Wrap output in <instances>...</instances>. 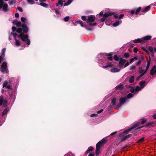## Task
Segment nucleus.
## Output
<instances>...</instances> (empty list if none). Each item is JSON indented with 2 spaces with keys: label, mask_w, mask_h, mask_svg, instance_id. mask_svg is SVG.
<instances>
[{
  "label": "nucleus",
  "mask_w": 156,
  "mask_h": 156,
  "mask_svg": "<svg viewBox=\"0 0 156 156\" xmlns=\"http://www.w3.org/2000/svg\"><path fill=\"white\" fill-rule=\"evenodd\" d=\"M18 27V29L17 30L16 27H12V31L11 33V35L13 36L15 40L14 42V45L16 47L20 46L21 40L24 43H26L28 45H29L30 42V40L28 39V35H23L21 33L23 31L22 27Z\"/></svg>",
  "instance_id": "nucleus-1"
},
{
  "label": "nucleus",
  "mask_w": 156,
  "mask_h": 156,
  "mask_svg": "<svg viewBox=\"0 0 156 156\" xmlns=\"http://www.w3.org/2000/svg\"><path fill=\"white\" fill-rule=\"evenodd\" d=\"M108 54L106 53H101L98 55L95 59L96 61L98 62L100 66L103 68L105 69L108 67H111L113 66L112 62H109L107 60L112 61V58L111 56L108 57Z\"/></svg>",
  "instance_id": "nucleus-2"
},
{
  "label": "nucleus",
  "mask_w": 156,
  "mask_h": 156,
  "mask_svg": "<svg viewBox=\"0 0 156 156\" xmlns=\"http://www.w3.org/2000/svg\"><path fill=\"white\" fill-rule=\"evenodd\" d=\"M95 16L94 15H92L88 16V19L87 20V22L88 25L85 24L84 23L81 21L80 20L77 21L76 22L80 24L81 26L83 27H84L86 30L92 31L94 30V29L91 27H93L97 25L96 23H91V22H93L95 20Z\"/></svg>",
  "instance_id": "nucleus-3"
},
{
  "label": "nucleus",
  "mask_w": 156,
  "mask_h": 156,
  "mask_svg": "<svg viewBox=\"0 0 156 156\" xmlns=\"http://www.w3.org/2000/svg\"><path fill=\"white\" fill-rule=\"evenodd\" d=\"M140 124V122H136L127 130H124L122 133H119V136L121 138V141H123L127 138L129 137L130 136V134L127 135H126L128 134L129 131H131L132 130L138 126Z\"/></svg>",
  "instance_id": "nucleus-4"
},
{
  "label": "nucleus",
  "mask_w": 156,
  "mask_h": 156,
  "mask_svg": "<svg viewBox=\"0 0 156 156\" xmlns=\"http://www.w3.org/2000/svg\"><path fill=\"white\" fill-rule=\"evenodd\" d=\"M134 96V94L131 93L128 94L126 96L121 97L119 99V103L118 104L115 108L117 109H119L125 103L128 102V99L131 98Z\"/></svg>",
  "instance_id": "nucleus-5"
},
{
  "label": "nucleus",
  "mask_w": 156,
  "mask_h": 156,
  "mask_svg": "<svg viewBox=\"0 0 156 156\" xmlns=\"http://www.w3.org/2000/svg\"><path fill=\"white\" fill-rule=\"evenodd\" d=\"M21 20L22 22H23V23L22 25H21L23 31L25 33H27L29 31V29L27 26V24H28L27 19L26 17H22Z\"/></svg>",
  "instance_id": "nucleus-6"
},
{
  "label": "nucleus",
  "mask_w": 156,
  "mask_h": 156,
  "mask_svg": "<svg viewBox=\"0 0 156 156\" xmlns=\"http://www.w3.org/2000/svg\"><path fill=\"white\" fill-rule=\"evenodd\" d=\"M107 141L105 138H103L102 140L99 141L96 144V155H98L100 153V146H102Z\"/></svg>",
  "instance_id": "nucleus-7"
},
{
  "label": "nucleus",
  "mask_w": 156,
  "mask_h": 156,
  "mask_svg": "<svg viewBox=\"0 0 156 156\" xmlns=\"http://www.w3.org/2000/svg\"><path fill=\"white\" fill-rule=\"evenodd\" d=\"M7 64V63L4 62L2 63L1 68H0L1 71L3 73H8V72Z\"/></svg>",
  "instance_id": "nucleus-8"
},
{
  "label": "nucleus",
  "mask_w": 156,
  "mask_h": 156,
  "mask_svg": "<svg viewBox=\"0 0 156 156\" xmlns=\"http://www.w3.org/2000/svg\"><path fill=\"white\" fill-rule=\"evenodd\" d=\"M7 100L5 99L3 96L0 97V106L2 105L3 107H6L7 105Z\"/></svg>",
  "instance_id": "nucleus-9"
},
{
  "label": "nucleus",
  "mask_w": 156,
  "mask_h": 156,
  "mask_svg": "<svg viewBox=\"0 0 156 156\" xmlns=\"http://www.w3.org/2000/svg\"><path fill=\"white\" fill-rule=\"evenodd\" d=\"M126 60L122 58L119 59V63L117 64V66L119 68L123 69L124 64L126 63Z\"/></svg>",
  "instance_id": "nucleus-10"
},
{
  "label": "nucleus",
  "mask_w": 156,
  "mask_h": 156,
  "mask_svg": "<svg viewBox=\"0 0 156 156\" xmlns=\"http://www.w3.org/2000/svg\"><path fill=\"white\" fill-rule=\"evenodd\" d=\"M19 80L18 78H14L12 77L10 78L9 81V83L10 84H13L17 85L19 83Z\"/></svg>",
  "instance_id": "nucleus-11"
},
{
  "label": "nucleus",
  "mask_w": 156,
  "mask_h": 156,
  "mask_svg": "<svg viewBox=\"0 0 156 156\" xmlns=\"http://www.w3.org/2000/svg\"><path fill=\"white\" fill-rule=\"evenodd\" d=\"M5 48H3L2 50L1 55L0 56V64L3 61L5 60Z\"/></svg>",
  "instance_id": "nucleus-12"
},
{
  "label": "nucleus",
  "mask_w": 156,
  "mask_h": 156,
  "mask_svg": "<svg viewBox=\"0 0 156 156\" xmlns=\"http://www.w3.org/2000/svg\"><path fill=\"white\" fill-rule=\"evenodd\" d=\"M154 48L151 46H149L147 48V49H146L145 51L147 53L150 54L151 55H153L154 54Z\"/></svg>",
  "instance_id": "nucleus-13"
},
{
  "label": "nucleus",
  "mask_w": 156,
  "mask_h": 156,
  "mask_svg": "<svg viewBox=\"0 0 156 156\" xmlns=\"http://www.w3.org/2000/svg\"><path fill=\"white\" fill-rule=\"evenodd\" d=\"M113 14L112 12H108L104 14L103 15V18L100 19V21L103 22L105 20V18L109 16H112Z\"/></svg>",
  "instance_id": "nucleus-14"
},
{
  "label": "nucleus",
  "mask_w": 156,
  "mask_h": 156,
  "mask_svg": "<svg viewBox=\"0 0 156 156\" xmlns=\"http://www.w3.org/2000/svg\"><path fill=\"white\" fill-rule=\"evenodd\" d=\"M154 125V123L153 122H150L147 123L145 125L139 127L136 129V130H138L144 127H151L153 126Z\"/></svg>",
  "instance_id": "nucleus-15"
},
{
  "label": "nucleus",
  "mask_w": 156,
  "mask_h": 156,
  "mask_svg": "<svg viewBox=\"0 0 156 156\" xmlns=\"http://www.w3.org/2000/svg\"><path fill=\"white\" fill-rule=\"evenodd\" d=\"M147 71L146 69L144 70L142 68H140L139 69V73L141 75L139 76V77H141L142 76L146 73Z\"/></svg>",
  "instance_id": "nucleus-16"
},
{
  "label": "nucleus",
  "mask_w": 156,
  "mask_h": 156,
  "mask_svg": "<svg viewBox=\"0 0 156 156\" xmlns=\"http://www.w3.org/2000/svg\"><path fill=\"white\" fill-rule=\"evenodd\" d=\"M150 73L152 76L156 75V66L155 65L151 69Z\"/></svg>",
  "instance_id": "nucleus-17"
},
{
  "label": "nucleus",
  "mask_w": 156,
  "mask_h": 156,
  "mask_svg": "<svg viewBox=\"0 0 156 156\" xmlns=\"http://www.w3.org/2000/svg\"><path fill=\"white\" fill-rule=\"evenodd\" d=\"M8 82L6 81H5L3 84V87H5L8 89H11L12 88V87L11 86L8 85Z\"/></svg>",
  "instance_id": "nucleus-18"
},
{
  "label": "nucleus",
  "mask_w": 156,
  "mask_h": 156,
  "mask_svg": "<svg viewBox=\"0 0 156 156\" xmlns=\"http://www.w3.org/2000/svg\"><path fill=\"white\" fill-rule=\"evenodd\" d=\"M12 23L15 25H16L17 27H21V23L20 21H18L17 20H15L13 21Z\"/></svg>",
  "instance_id": "nucleus-19"
},
{
  "label": "nucleus",
  "mask_w": 156,
  "mask_h": 156,
  "mask_svg": "<svg viewBox=\"0 0 156 156\" xmlns=\"http://www.w3.org/2000/svg\"><path fill=\"white\" fill-rule=\"evenodd\" d=\"M8 5L7 4L5 3L3 5L2 10L3 11L5 12H6L8 11Z\"/></svg>",
  "instance_id": "nucleus-20"
},
{
  "label": "nucleus",
  "mask_w": 156,
  "mask_h": 156,
  "mask_svg": "<svg viewBox=\"0 0 156 156\" xmlns=\"http://www.w3.org/2000/svg\"><path fill=\"white\" fill-rule=\"evenodd\" d=\"M110 71L111 72L115 73L119 72L120 71V69L117 68H113L111 69Z\"/></svg>",
  "instance_id": "nucleus-21"
},
{
  "label": "nucleus",
  "mask_w": 156,
  "mask_h": 156,
  "mask_svg": "<svg viewBox=\"0 0 156 156\" xmlns=\"http://www.w3.org/2000/svg\"><path fill=\"white\" fill-rule=\"evenodd\" d=\"M152 37L151 36L147 35L142 38V42L144 40H148L151 39Z\"/></svg>",
  "instance_id": "nucleus-22"
},
{
  "label": "nucleus",
  "mask_w": 156,
  "mask_h": 156,
  "mask_svg": "<svg viewBox=\"0 0 156 156\" xmlns=\"http://www.w3.org/2000/svg\"><path fill=\"white\" fill-rule=\"evenodd\" d=\"M151 8V6L150 5L146 7L144 9H143L142 10L141 12L144 14L147 12V11H148Z\"/></svg>",
  "instance_id": "nucleus-23"
},
{
  "label": "nucleus",
  "mask_w": 156,
  "mask_h": 156,
  "mask_svg": "<svg viewBox=\"0 0 156 156\" xmlns=\"http://www.w3.org/2000/svg\"><path fill=\"white\" fill-rule=\"evenodd\" d=\"M129 87L130 88V91L132 93L131 94H133L134 95L136 93V89H134L133 87H131L130 86H129Z\"/></svg>",
  "instance_id": "nucleus-24"
},
{
  "label": "nucleus",
  "mask_w": 156,
  "mask_h": 156,
  "mask_svg": "<svg viewBox=\"0 0 156 156\" xmlns=\"http://www.w3.org/2000/svg\"><path fill=\"white\" fill-rule=\"evenodd\" d=\"M122 22L121 20H120V21L117 20L115 22H114L113 24V25L114 27H117L118 26L119 24Z\"/></svg>",
  "instance_id": "nucleus-25"
},
{
  "label": "nucleus",
  "mask_w": 156,
  "mask_h": 156,
  "mask_svg": "<svg viewBox=\"0 0 156 156\" xmlns=\"http://www.w3.org/2000/svg\"><path fill=\"white\" fill-rule=\"evenodd\" d=\"M9 109L8 107L6 108L3 111L2 114V116H3L4 115H5L9 111Z\"/></svg>",
  "instance_id": "nucleus-26"
},
{
  "label": "nucleus",
  "mask_w": 156,
  "mask_h": 156,
  "mask_svg": "<svg viewBox=\"0 0 156 156\" xmlns=\"http://www.w3.org/2000/svg\"><path fill=\"white\" fill-rule=\"evenodd\" d=\"M116 99L115 98H113L111 101V103L113 106H115L116 105Z\"/></svg>",
  "instance_id": "nucleus-27"
},
{
  "label": "nucleus",
  "mask_w": 156,
  "mask_h": 156,
  "mask_svg": "<svg viewBox=\"0 0 156 156\" xmlns=\"http://www.w3.org/2000/svg\"><path fill=\"white\" fill-rule=\"evenodd\" d=\"M94 149V148L92 146H90L89 147L88 149L86 151L85 153V154H87L89 153L90 151H92Z\"/></svg>",
  "instance_id": "nucleus-28"
},
{
  "label": "nucleus",
  "mask_w": 156,
  "mask_h": 156,
  "mask_svg": "<svg viewBox=\"0 0 156 156\" xmlns=\"http://www.w3.org/2000/svg\"><path fill=\"white\" fill-rule=\"evenodd\" d=\"M123 87V86L122 84H119L115 88V90H121Z\"/></svg>",
  "instance_id": "nucleus-29"
},
{
  "label": "nucleus",
  "mask_w": 156,
  "mask_h": 156,
  "mask_svg": "<svg viewBox=\"0 0 156 156\" xmlns=\"http://www.w3.org/2000/svg\"><path fill=\"white\" fill-rule=\"evenodd\" d=\"M140 87L143 89L145 86V82L143 81H141L140 82Z\"/></svg>",
  "instance_id": "nucleus-30"
},
{
  "label": "nucleus",
  "mask_w": 156,
  "mask_h": 156,
  "mask_svg": "<svg viewBox=\"0 0 156 156\" xmlns=\"http://www.w3.org/2000/svg\"><path fill=\"white\" fill-rule=\"evenodd\" d=\"M133 41L135 43H139L142 42V41L141 38H138L134 40Z\"/></svg>",
  "instance_id": "nucleus-31"
},
{
  "label": "nucleus",
  "mask_w": 156,
  "mask_h": 156,
  "mask_svg": "<svg viewBox=\"0 0 156 156\" xmlns=\"http://www.w3.org/2000/svg\"><path fill=\"white\" fill-rule=\"evenodd\" d=\"M40 5L41 6L45 8H48V4L43 2H41Z\"/></svg>",
  "instance_id": "nucleus-32"
},
{
  "label": "nucleus",
  "mask_w": 156,
  "mask_h": 156,
  "mask_svg": "<svg viewBox=\"0 0 156 156\" xmlns=\"http://www.w3.org/2000/svg\"><path fill=\"white\" fill-rule=\"evenodd\" d=\"M134 81V77L133 76H131L129 79V82L130 83H133Z\"/></svg>",
  "instance_id": "nucleus-33"
},
{
  "label": "nucleus",
  "mask_w": 156,
  "mask_h": 156,
  "mask_svg": "<svg viewBox=\"0 0 156 156\" xmlns=\"http://www.w3.org/2000/svg\"><path fill=\"white\" fill-rule=\"evenodd\" d=\"M73 0H68L67 2H66L64 5L65 6H67L69 5L73 1Z\"/></svg>",
  "instance_id": "nucleus-34"
},
{
  "label": "nucleus",
  "mask_w": 156,
  "mask_h": 156,
  "mask_svg": "<svg viewBox=\"0 0 156 156\" xmlns=\"http://www.w3.org/2000/svg\"><path fill=\"white\" fill-rule=\"evenodd\" d=\"M141 9V7H138L136 10L135 14L136 15H137L139 13Z\"/></svg>",
  "instance_id": "nucleus-35"
},
{
  "label": "nucleus",
  "mask_w": 156,
  "mask_h": 156,
  "mask_svg": "<svg viewBox=\"0 0 156 156\" xmlns=\"http://www.w3.org/2000/svg\"><path fill=\"white\" fill-rule=\"evenodd\" d=\"M28 2L30 5L34 4L35 2L34 0H27Z\"/></svg>",
  "instance_id": "nucleus-36"
},
{
  "label": "nucleus",
  "mask_w": 156,
  "mask_h": 156,
  "mask_svg": "<svg viewBox=\"0 0 156 156\" xmlns=\"http://www.w3.org/2000/svg\"><path fill=\"white\" fill-rule=\"evenodd\" d=\"M137 60V58L136 57H134V58L131 59L130 60L129 62L130 63H132L134 61V60Z\"/></svg>",
  "instance_id": "nucleus-37"
},
{
  "label": "nucleus",
  "mask_w": 156,
  "mask_h": 156,
  "mask_svg": "<svg viewBox=\"0 0 156 156\" xmlns=\"http://www.w3.org/2000/svg\"><path fill=\"white\" fill-rule=\"evenodd\" d=\"M135 89L136 92H137L138 91L142 89V88H141V87H139L138 86H136Z\"/></svg>",
  "instance_id": "nucleus-38"
},
{
  "label": "nucleus",
  "mask_w": 156,
  "mask_h": 156,
  "mask_svg": "<svg viewBox=\"0 0 156 156\" xmlns=\"http://www.w3.org/2000/svg\"><path fill=\"white\" fill-rule=\"evenodd\" d=\"M4 2L3 0H0V9L2 8L3 5L4 4Z\"/></svg>",
  "instance_id": "nucleus-39"
},
{
  "label": "nucleus",
  "mask_w": 156,
  "mask_h": 156,
  "mask_svg": "<svg viewBox=\"0 0 156 156\" xmlns=\"http://www.w3.org/2000/svg\"><path fill=\"white\" fill-rule=\"evenodd\" d=\"M114 58L115 61H119V57L116 55H115L114 57Z\"/></svg>",
  "instance_id": "nucleus-40"
},
{
  "label": "nucleus",
  "mask_w": 156,
  "mask_h": 156,
  "mask_svg": "<svg viewBox=\"0 0 156 156\" xmlns=\"http://www.w3.org/2000/svg\"><path fill=\"white\" fill-rule=\"evenodd\" d=\"M136 69V67L134 65H132L130 67L129 70H134Z\"/></svg>",
  "instance_id": "nucleus-41"
},
{
  "label": "nucleus",
  "mask_w": 156,
  "mask_h": 156,
  "mask_svg": "<svg viewBox=\"0 0 156 156\" xmlns=\"http://www.w3.org/2000/svg\"><path fill=\"white\" fill-rule=\"evenodd\" d=\"M142 61L141 59H139L138 61L137 62H136V65L137 66H138L141 63Z\"/></svg>",
  "instance_id": "nucleus-42"
},
{
  "label": "nucleus",
  "mask_w": 156,
  "mask_h": 156,
  "mask_svg": "<svg viewBox=\"0 0 156 156\" xmlns=\"http://www.w3.org/2000/svg\"><path fill=\"white\" fill-rule=\"evenodd\" d=\"M150 62L148 61V62H147V66H146V71H147V69L149 68V67L150 65Z\"/></svg>",
  "instance_id": "nucleus-43"
},
{
  "label": "nucleus",
  "mask_w": 156,
  "mask_h": 156,
  "mask_svg": "<svg viewBox=\"0 0 156 156\" xmlns=\"http://www.w3.org/2000/svg\"><path fill=\"white\" fill-rule=\"evenodd\" d=\"M66 156H75L74 154H73L71 152H69L67 154H65Z\"/></svg>",
  "instance_id": "nucleus-44"
},
{
  "label": "nucleus",
  "mask_w": 156,
  "mask_h": 156,
  "mask_svg": "<svg viewBox=\"0 0 156 156\" xmlns=\"http://www.w3.org/2000/svg\"><path fill=\"white\" fill-rule=\"evenodd\" d=\"M55 12L57 15V17H59V10L58 9H56L55 10Z\"/></svg>",
  "instance_id": "nucleus-45"
},
{
  "label": "nucleus",
  "mask_w": 156,
  "mask_h": 156,
  "mask_svg": "<svg viewBox=\"0 0 156 156\" xmlns=\"http://www.w3.org/2000/svg\"><path fill=\"white\" fill-rule=\"evenodd\" d=\"M69 19V16H66L64 18V20L65 22L67 21Z\"/></svg>",
  "instance_id": "nucleus-46"
},
{
  "label": "nucleus",
  "mask_w": 156,
  "mask_h": 156,
  "mask_svg": "<svg viewBox=\"0 0 156 156\" xmlns=\"http://www.w3.org/2000/svg\"><path fill=\"white\" fill-rule=\"evenodd\" d=\"M58 3L59 5H61L62 6V5L63 2L62 0H59Z\"/></svg>",
  "instance_id": "nucleus-47"
},
{
  "label": "nucleus",
  "mask_w": 156,
  "mask_h": 156,
  "mask_svg": "<svg viewBox=\"0 0 156 156\" xmlns=\"http://www.w3.org/2000/svg\"><path fill=\"white\" fill-rule=\"evenodd\" d=\"M124 56L126 58H128L129 56V54L128 53H126L124 54Z\"/></svg>",
  "instance_id": "nucleus-48"
},
{
  "label": "nucleus",
  "mask_w": 156,
  "mask_h": 156,
  "mask_svg": "<svg viewBox=\"0 0 156 156\" xmlns=\"http://www.w3.org/2000/svg\"><path fill=\"white\" fill-rule=\"evenodd\" d=\"M83 21H86V16H83L81 17Z\"/></svg>",
  "instance_id": "nucleus-49"
},
{
  "label": "nucleus",
  "mask_w": 156,
  "mask_h": 156,
  "mask_svg": "<svg viewBox=\"0 0 156 156\" xmlns=\"http://www.w3.org/2000/svg\"><path fill=\"white\" fill-rule=\"evenodd\" d=\"M129 64L128 62H127L124 65V68H125L127 66L129 65Z\"/></svg>",
  "instance_id": "nucleus-50"
},
{
  "label": "nucleus",
  "mask_w": 156,
  "mask_h": 156,
  "mask_svg": "<svg viewBox=\"0 0 156 156\" xmlns=\"http://www.w3.org/2000/svg\"><path fill=\"white\" fill-rule=\"evenodd\" d=\"M18 9L21 12H22L23 11V9L21 7H18Z\"/></svg>",
  "instance_id": "nucleus-51"
},
{
  "label": "nucleus",
  "mask_w": 156,
  "mask_h": 156,
  "mask_svg": "<svg viewBox=\"0 0 156 156\" xmlns=\"http://www.w3.org/2000/svg\"><path fill=\"white\" fill-rule=\"evenodd\" d=\"M97 115V114H93L90 115L91 117H96Z\"/></svg>",
  "instance_id": "nucleus-52"
},
{
  "label": "nucleus",
  "mask_w": 156,
  "mask_h": 156,
  "mask_svg": "<svg viewBox=\"0 0 156 156\" xmlns=\"http://www.w3.org/2000/svg\"><path fill=\"white\" fill-rule=\"evenodd\" d=\"M146 119H144V120L141 121L140 122L141 124H143L145 122H146Z\"/></svg>",
  "instance_id": "nucleus-53"
},
{
  "label": "nucleus",
  "mask_w": 156,
  "mask_h": 156,
  "mask_svg": "<svg viewBox=\"0 0 156 156\" xmlns=\"http://www.w3.org/2000/svg\"><path fill=\"white\" fill-rule=\"evenodd\" d=\"M103 111V109H101L99 111L97 112V115H98V114H99L102 112Z\"/></svg>",
  "instance_id": "nucleus-54"
},
{
  "label": "nucleus",
  "mask_w": 156,
  "mask_h": 156,
  "mask_svg": "<svg viewBox=\"0 0 156 156\" xmlns=\"http://www.w3.org/2000/svg\"><path fill=\"white\" fill-rule=\"evenodd\" d=\"M9 3L10 5H12L14 4V2L12 0H11L9 2Z\"/></svg>",
  "instance_id": "nucleus-55"
},
{
  "label": "nucleus",
  "mask_w": 156,
  "mask_h": 156,
  "mask_svg": "<svg viewBox=\"0 0 156 156\" xmlns=\"http://www.w3.org/2000/svg\"><path fill=\"white\" fill-rule=\"evenodd\" d=\"M135 12V11L133 10H131L130 11V13L132 15H133Z\"/></svg>",
  "instance_id": "nucleus-56"
},
{
  "label": "nucleus",
  "mask_w": 156,
  "mask_h": 156,
  "mask_svg": "<svg viewBox=\"0 0 156 156\" xmlns=\"http://www.w3.org/2000/svg\"><path fill=\"white\" fill-rule=\"evenodd\" d=\"M124 16V15L123 14H121L119 16V19L121 18H122Z\"/></svg>",
  "instance_id": "nucleus-57"
},
{
  "label": "nucleus",
  "mask_w": 156,
  "mask_h": 156,
  "mask_svg": "<svg viewBox=\"0 0 156 156\" xmlns=\"http://www.w3.org/2000/svg\"><path fill=\"white\" fill-rule=\"evenodd\" d=\"M117 133V132L116 131H115V132H114L112 133H111L110 135V136H113V135H115V134H116Z\"/></svg>",
  "instance_id": "nucleus-58"
},
{
  "label": "nucleus",
  "mask_w": 156,
  "mask_h": 156,
  "mask_svg": "<svg viewBox=\"0 0 156 156\" xmlns=\"http://www.w3.org/2000/svg\"><path fill=\"white\" fill-rule=\"evenodd\" d=\"M114 17L115 18H119L118 15L117 14H115L114 15Z\"/></svg>",
  "instance_id": "nucleus-59"
},
{
  "label": "nucleus",
  "mask_w": 156,
  "mask_h": 156,
  "mask_svg": "<svg viewBox=\"0 0 156 156\" xmlns=\"http://www.w3.org/2000/svg\"><path fill=\"white\" fill-rule=\"evenodd\" d=\"M15 17H18L19 16V13H16L15 14Z\"/></svg>",
  "instance_id": "nucleus-60"
},
{
  "label": "nucleus",
  "mask_w": 156,
  "mask_h": 156,
  "mask_svg": "<svg viewBox=\"0 0 156 156\" xmlns=\"http://www.w3.org/2000/svg\"><path fill=\"white\" fill-rule=\"evenodd\" d=\"M152 117L154 119H156V114H154L153 115Z\"/></svg>",
  "instance_id": "nucleus-61"
},
{
  "label": "nucleus",
  "mask_w": 156,
  "mask_h": 156,
  "mask_svg": "<svg viewBox=\"0 0 156 156\" xmlns=\"http://www.w3.org/2000/svg\"><path fill=\"white\" fill-rule=\"evenodd\" d=\"M94 153H90L88 156H94Z\"/></svg>",
  "instance_id": "nucleus-62"
},
{
  "label": "nucleus",
  "mask_w": 156,
  "mask_h": 156,
  "mask_svg": "<svg viewBox=\"0 0 156 156\" xmlns=\"http://www.w3.org/2000/svg\"><path fill=\"white\" fill-rule=\"evenodd\" d=\"M144 140V138H142L139 139V141L140 142H141L143 141Z\"/></svg>",
  "instance_id": "nucleus-63"
},
{
  "label": "nucleus",
  "mask_w": 156,
  "mask_h": 156,
  "mask_svg": "<svg viewBox=\"0 0 156 156\" xmlns=\"http://www.w3.org/2000/svg\"><path fill=\"white\" fill-rule=\"evenodd\" d=\"M9 95L10 96V98H12V93H11V94H10Z\"/></svg>",
  "instance_id": "nucleus-64"
}]
</instances>
